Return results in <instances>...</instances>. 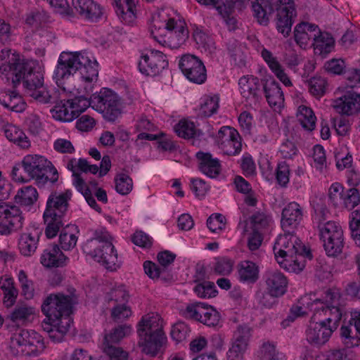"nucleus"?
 Masks as SVG:
<instances>
[{"label":"nucleus","mask_w":360,"mask_h":360,"mask_svg":"<svg viewBox=\"0 0 360 360\" xmlns=\"http://www.w3.org/2000/svg\"><path fill=\"white\" fill-rule=\"evenodd\" d=\"M76 298L73 295L61 293L50 294L41 304V311L46 319L41 326L54 342L63 340L71 323L70 314Z\"/></svg>","instance_id":"obj_1"},{"label":"nucleus","mask_w":360,"mask_h":360,"mask_svg":"<svg viewBox=\"0 0 360 360\" xmlns=\"http://www.w3.org/2000/svg\"><path fill=\"white\" fill-rule=\"evenodd\" d=\"M0 77L16 88L22 80L27 94L44 85V75L40 71L27 69L25 63L16 52L3 49L0 52Z\"/></svg>","instance_id":"obj_2"},{"label":"nucleus","mask_w":360,"mask_h":360,"mask_svg":"<svg viewBox=\"0 0 360 360\" xmlns=\"http://www.w3.org/2000/svg\"><path fill=\"white\" fill-rule=\"evenodd\" d=\"M294 231L284 232L276 239L274 245L275 258L280 266L289 272L299 273L305 266V258H311Z\"/></svg>","instance_id":"obj_3"},{"label":"nucleus","mask_w":360,"mask_h":360,"mask_svg":"<svg viewBox=\"0 0 360 360\" xmlns=\"http://www.w3.org/2000/svg\"><path fill=\"white\" fill-rule=\"evenodd\" d=\"M77 71L85 82L91 83L97 79L98 63L86 52H63L59 56L53 78L59 85Z\"/></svg>","instance_id":"obj_4"},{"label":"nucleus","mask_w":360,"mask_h":360,"mask_svg":"<svg viewBox=\"0 0 360 360\" xmlns=\"http://www.w3.org/2000/svg\"><path fill=\"white\" fill-rule=\"evenodd\" d=\"M340 292L337 288L326 290L320 298L307 302V307L314 311L312 317L333 330H335L342 319V310L340 306Z\"/></svg>","instance_id":"obj_5"},{"label":"nucleus","mask_w":360,"mask_h":360,"mask_svg":"<svg viewBox=\"0 0 360 360\" xmlns=\"http://www.w3.org/2000/svg\"><path fill=\"white\" fill-rule=\"evenodd\" d=\"M83 250L108 269L114 271L120 266L112 237L105 229L96 230L94 237L84 245Z\"/></svg>","instance_id":"obj_6"},{"label":"nucleus","mask_w":360,"mask_h":360,"mask_svg":"<svg viewBox=\"0 0 360 360\" xmlns=\"http://www.w3.org/2000/svg\"><path fill=\"white\" fill-rule=\"evenodd\" d=\"M139 345L145 354L156 356L166 342L162 320L158 315L147 314L139 323Z\"/></svg>","instance_id":"obj_7"},{"label":"nucleus","mask_w":360,"mask_h":360,"mask_svg":"<svg viewBox=\"0 0 360 360\" xmlns=\"http://www.w3.org/2000/svg\"><path fill=\"white\" fill-rule=\"evenodd\" d=\"M160 17L165 22V27H158L155 22L153 25L154 29L151 31L153 37L163 46L172 49L179 48L188 38V30L185 22L174 18H165L163 15Z\"/></svg>","instance_id":"obj_8"},{"label":"nucleus","mask_w":360,"mask_h":360,"mask_svg":"<svg viewBox=\"0 0 360 360\" xmlns=\"http://www.w3.org/2000/svg\"><path fill=\"white\" fill-rule=\"evenodd\" d=\"M24 172L30 179H34L39 186L48 181L56 183L58 179V173L53 164L44 156L27 155L22 160Z\"/></svg>","instance_id":"obj_9"},{"label":"nucleus","mask_w":360,"mask_h":360,"mask_svg":"<svg viewBox=\"0 0 360 360\" xmlns=\"http://www.w3.org/2000/svg\"><path fill=\"white\" fill-rule=\"evenodd\" d=\"M319 236L328 257H337L343 250L345 242L343 230L335 221H328L318 226Z\"/></svg>","instance_id":"obj_10"},{"label":"nucleus","mask_w":360,"mask_h":360,"mask_svg":"<svg viewBox=\"0 0 360 360\" xmlns=\"http://www.w3.org/2000/svg\"><path fill=\"white\" fill-rule=\"evenodd\" d=\"M91 107L103 113L109 121H114L121 113L118 96L107 88L91 96Z\"/></svg>","instance_id":"obj_11"},{"label":"nucleus","mask_w":360,"mask_h":360,"mask_svg":"<svg viewBox=\"0 0 360 360\" xmlns=\"http://www.w3.org/2000/svg\"><path fill=\"white\" fill-rule=\"evenodd\" d=\"M276 14V28L286 37L291 32L292 18L296 16L294 0H271Z\"/></svg>","instance_id":"obj_12"},{"label":"nucleus","mask_w":360,"mask_h":360,"mask_svg":"<svg viewBox=\"0 0 360 360\" xmlns=\"http://www.w3.org/2000/svg\"><path fill=\"white\" fill-rule=\"evenodd\" d=\"M24 218L19 207L13 204L0 202V234L8 235L22 227Z\"/></svg>","instance_id":"obj_13"},{"label":"nucleus","mask_w":360,"mask_h":360,"mask_svg":"<svg viewBox=\"0 0 360 360\" xmlns=\"http://www.w3.org/2000/svg\"><path fill=\"white\" fill-rule=\"evenodd\" d=\"M179 65L183 74L191 82L202 84L206 80L205 67L196 56L190 54L183 56Z\"/></svg>","instance_id":"obj_14"},{"label":"nucleus","mask_w":360,"mask_h":360,"mask_svg":"<svg viewBox=\"0 0 360 360\" xmlns=\"http://www.w3.org/2000/svg\"><path fill=\"white\" fill-rule=\"evenodd\" d=\"M168 62L162 52L150 50L141 56L139 63V70L148 76H155L161 72L167 66Z\"/></svg>","instance_id":"obj_15"},{"label":"nucleus","mask_w":360,"mask_h":360,"mask_svg":"<svg viewBox=\"0 0 360 360\" xmlns=\"http://www.w3.org/2000/svg\"><path fill=\"white\" fill-rule=\"evenodd\" d=\"M217 143L224 154L238 155L242 148L240 136L238 132L230 127H223L218 132Z\"/></svg>","instance_id":"obj_16"},{"label":"nucleus","mask_w":360,"mask_h":360,"mask_svg":"<svg viewBox=\"0 0 360 360\" xmlns=\"http://www.w3.org/2000/svg\"><path fill=\"white\" fill-rule=\"evenodd\" d=\"M333 108L342 115H352L360 109V94L354 90L347 91L333 101Z\"/></svg>","instance_id":"obj_17"},{"label":"nucleus","mask_w":360,"mask_h":360,"mask_svg":"<svg viewBox=\"0 0 360 360\" xmlns=\"http://www.w3.org/2000/svg\"><path fill=\"white\" fill-rule=\"evenodd\" d=\"M351 316L348 325L340 328L341 336L347 347L358 346L360 343V311H352Z\"/></svg>","instance_id":"obj_18"},{"label":"nucleus","mask_w":360,"mask_h":360,"mask_svg":"<svg viewBox=\"0 0 360 360\" xmlns=\"http://www.w3.org/2000/svg\"><path fill=\"white\" fill-rule=\"evenodd\" d=\"M303 218V210L296 202L288 203L282 211L281 226L284 232L294 231Z\"/></svg>","instance_id":"obj_19"},{"label":"nucleus","mask_w":360,"mask_h":360,"mask_svg":"<svg viewBox=\"0 0 360 360\" xmlns=\"http://www.w3.org/2000/svg\"><path fill=\"white\" fill-rule=\"evenodd\" d=\"M72 192L67 190L63 193L53 192L50 194L44 213L56 214L63 217L68 208V201L71 199Z\"/></svg>","instance_id":"obj_20"},{"label":"nucleus","mask_w":360,"mask_h":360,"mask_svg":"<svg viewBox=\"0 0 360 360\" xmlns=\"http://www.w3.org/2000/svg\"><path fill=\"white\" fill-rule=\"evenodd\" d=\"M41 231L38 228L32 227L22 233L18 239V249L25 257H31L37 249Z\"/></svg>","instance_id":"obj_21"},{"label":"nucleus","mask_w":360,"mask_h":360,"mask_svg":"<svg viewBox=\"0 0 360 360\" xmlns=\"http://www.w3.org/2000/svg\"><path fill=\"white\" fill-rule=\"evenodd\" d=\"M333 331L326 325L314 320L311 317L306 331L307 340L311 344L323 345L328 340Z\"/></svg>","instance_id":"obj_22"},{"label":"nucleus","mask_w":360,"mask_h":360,"mask_svg":"<svg viewBox=\"0 0 360 360\" xmlns=\"http://www.w3.org/2000/svg\"><path fill=\"white\" fill-rule=\"evenodd\" d=\"M320 32L318 25L307 22L298 23L294 29V39L301 49H306L311 39L317 36Z\"/></svg>","instance_id":"obj_23"},{"label":"nucleus","mask_w":360,"mask_h":360,"mask_svg":"<svg viewBox=\"0 0 360 360\" xmlns=\"http://www.w3.org/2000/svg\"><path fill=\"white\" fill-rule=\"evenodd\" d=\"M288 279L286 276L278 270H269L265 274L266 290L272 294L283 296L287 291Z\"/></svg>","instance_id":"obj_24"},{"label":"nucleus","mask_w":360,"mask_h":360,"mask_svg":"<svg viewBox=\"0 0 360 360\" xmlns=\"http://www.w3.org/2000/svg\"><path fill=\"white\" fill-rule=\"evenodd\" d=\"M72 2L77 12L91 21H97L103 14V8L94 0H72Z\"/></svg>","instance_id":"obj_25"},{"label":"nucleus","mask_w":360,"mask_h":360,"mask_svg":"<svg viewBox=\"0 0 360 360\" xmlns=\"http://www.w3.org/2000/svg\"><path fill=\"white\" fill-rule=\"evenodd\" d=\"M196 158L199 161V169L204 174L210 178H216L219 176L221 166L218 158H213L210 153L202 151L196 153Z\"/></svg>","instance_id":"obj_26"},{"label":"nucleus","mask_w":360,"mask_h":360,"mask_svg":"<svg viewBox=\"0 0 360 360\" xmlns=\"http://www.w3.org/2000/svg\"><path fill=\"white\" fill-rule=\"evenodd\" d=\"M139 0H114L115 12L120 20L131 25L136 19V6Z\"/></svg>","instance_id":"obj_27"},{"label":"nucleus","mask_w":360,"mask_h":360,"mask_svg":"<svg viewBox=\"0 0 360 360\" xmlns=\"http://www.w3.org/2000/svg\"><path fill=\"white\" fill-rule=\"evenodd\" d=\"M237 277L240 283L253 284L257 281L259 275L258 265L250 260H243L237 265Z\"/></svg>","instance_id":"obj_28"},{"label":"nucleus","mask_w":360,"mask_h":360,"mask_svg":"<svg viewBox=\"0 0 360 360\" xmlns=\"http://www.w3.org/2000/svg\"><path fill=\"white\" fill-rule=\"evenodd\" d=\"M263 88L269 105L274 110L281 109L284 103V95L279 84L274 79L266 80Z\"/></svg>","instance_id":"obj_29"},{"label":"nucleus","mask_w":360,"mask_h":360,"mask_svg":"<svg viewBox=\"0 0 360 360\" xmlns=\"http://www.w3.org/2000/svg\"><path fill=\"white\" fill-rule=\"evenodd\" d=\"M68 258L61 252L57 245L45 249L41 256V263L45 267H60L67 264Z\"/></svg>","instance_id":"obj_30"},{"label":"nucleus","mask_w":360,"mask_h":360,"mask_svg":"<svg viewBox=\"0 0 360 360\" xmlns=\"http://www.w3.org/2000/svg\"><path fill=\"white\" fill-rule=\"evenodd\" d=\"M311 45L315 54L326 57L334 49L335 39L330 33L320 30Z\"/></svg>","instance_id":"obj_31"},{"label":"nucleus","mask_w":360,"mask_h":360,"mask_svg":"<svg viewBox=\"0 0 360 360\" xmlns=\"http://www.w3.org/2000/svg\"><path fill=\"white\" fill-rule=\"evenodd\" d=\"M261 55L264 61L267 63L270 70L276 75L279 80L286 86H292V82L288 76L284 72L281 65L273 53L267 50L263 49Z\"/></svg>","instance_id":"obj_32"},{"label":"nucleus","mask_w":360,"mask_h":360,"mask_svg":"<svg viewBox=\"0 0 360 360\" xmlns=\"http://www.w3.org/2000/svg\"><path fill=\"white\" fill-rule=\"evenodd\" d=\"M0 288L4 292V303L6 307L13 306L19 293L13 278L7 274L0 276Z\"/></svg>","instance_id":"obj_33"},{"label":"nucleus","mask_w":360,"mask_h":360,"mask_svg":"<svg viewBox=\"0 0 360 360\" xmlns=\"http://www.w3.org/2000/svg\"><path fill=\"white\" fill-rule=\"evenodd\" d=\"M253 15L262 25H267L269 17L274 11L271 0H255L252 1Z\"/></svg>","instance_id":"obj_34"},{"label":"nucleus","mask_w":360,"mask_h":360,"mask_svg":"<svg viewBox=\"0 0 360 360\" xmlns=\"http://www.w3.org/2000/svg\"><path fill=\"white\" fill-rule=\"evenodd\" d=\"M0 103L5 108L16 112H22L26 108V103L23 98L15 91H1Z\"/></svg>","instance_id":"obj_35"},{"label":"nucleus","mask_w":360,"mask_h":360,"mask_svg":"<svg viewBox=\"0 0 360 360\" xmlns=\"http://www.w3.org/2000/svg\"><path fill=\"white\" fill-rule=\"evenodd\" d=\"M241 95L246 99H255L257 96L259 79L253 76H243L238 82Z\"/></svg>","instance_id":"obj_36"},{"label":"nucleus","mask_w":360,"mask_h":360,"mask_svg":"<svg viewBox=\"0 0 360 360\" xmlns=\"http://www.w3.org/2000/svg\"><path fill=\"white\" fill-rule=\"evenodd\" d=\"M35 314V309L26 304H17L8 316V319L16 325H24L30 321Z\"/></svg>","instance_id":"obj_37"},{"label":"nucleus","mask_w":360,"mask_h":360,"mask_svg":"<svg viewBox=\"0 0 360 360\" xmlns=\"http://www.w3.org/2000/svg\"><path fill=\"white\" fill-rule=\"evenodd\" d=\"M4 134L10 141L13 142L22 148H27L30 146V142L25 134L15 125H6Z\"/></svg>","instance_id":"obj_38"},{"label":"nucleus","mask_w":360,"mask_h":360,"mask_svg":"<svg viewBox=\"0 0 360 360\" xmlns=\"http://www.w3.org/2000/svg\"><path fill=\"white\" fill-rule=\"evenodd\" d=\"M131 333L130 325H120L114 328L110 333L104 336L103 348L105 347H115L113 344L118 343L122 338Z\"/></svg>","instance_id":"obj_39"},{"label":"nucleus","mask_w":360,"mask_h":360,"mask_svg":"<svg viewBox=\"0 0 360 360\" xmlns=\"http://www.w3.org/2000/svg\"><path fill=\"white\" fill-rule=\"evenodd\" d=\"M77 227L75 225H68L62 229L59 236V243L64 250H70L74 248L77 244L78 237Z\"/></svg>","instance_id":"obj_40"},{"label":"nucleus","mask_w":360,"mask_h":360,"mask_svg":"<svg viewBox=\"0 0 360 360\" xmlns=\"http://www.w3.org/2000/svg\"><path fill=\"white\" fill-rule=\"evenodd\" d=\"M297 118L301 126L307 131H311L316 126V116L313 110L305 105L299 106Z\"/></svg>","instance_id":"obj_41"},{"label":"nucleus","mask_w":360,"mask_h":360,"mask_svg":"<svg viewBox=\"0 0 360 360\" xmlns=\"http://www.w3.org/2000/svg\"><path fill=\"white\" fill-rule=\"evenodd\" d=\"M44 223L46 225L45 229V235L48 238H53L56 237L63 226V217H58L56 214L44 213L43 214Z\"/></svg>","instance_id":"obj_42"},{"label":"nucleus","mask_w":360,"mask_h":360,"mask_svg":"<svg viewBox=\"0 0 360 360\" xmlns=\"http://www.w3.org/2000/svg\"><path fill=\"white\" fill-rule=\"evenodd\" d=\"M38 198L37 189L32 186H25L20 189L15 196L16 203L21 205L28 206L33 205Z\"/></svg>","instance_id":"obj_43"},{"label":"nucleus","mask_w":360,"mask_h":360,"mask_svg":"<svg viewBox=\"0 0 360 360\" xmlns=\"http://www.w3.org/2000/svg\"><path fill=\"white\" fill-rule=\"evenodd\" d=\"M53 117L63 122H71L77 117L69 100L65 103L55 106Z\"/></svg>","instance_id":"obj_44"},{"label":"nucleus","mask_w":360,"mask_h":360,"mask_svg":"<svg viewBox=\"0 0 360 360\" xmlns=\"http://www.w3.org/2000/svg\"><path fill=\"white\" fill-rule=\"evenodd\" d=\"M219 98L217 95L205 96L202 98L199 114L203 117H210L215 114L219 108Z\"/></svg>","instance_id":"obj_45"},{"label":"nucleus","mask_w":360,"mask_h":360,"mask_svg":"<svg viewBox=\"0 0 360 360\" xmlns=\"http://www.w3.org/2000/svg\"><path fill=\"white\" fill-rule=\"evenodd\" d=\"M309 93L316 98H321L326 92L327 80L321 76H314L307 81Z\"/></svg>","instance_id":"obj_46"},{"label":"nucleus","mask_w":360,"mask_h":360,"mask_svg":"<svg viewBox=\"0 0 360 360\" xmlns=\"http://www.w3.org/2000/svg\"><path fill=\"white\" fill-rule=\"evenodd\" d=\"M257 360H286V359L285 354L276 351L274 344L264 342L259 351Z\"/></svg>","instance_id":"obj_47"},{"label":"nucleus","mask_w":360,"mask_h":360,"mask_svg":"<svg viewBox=\"0 0 360 360\" xmlns=\"http://www.w3.org/2000/svg\"><path fill=\"white\" fill-rule=\"evenodd\" d=\"M271 217L263 212H257L250 217V224L253 231H264L271 226Z\"/></svg>","instance_id":"obj_48"},{"label":"nucleus","mask_w":360,"mask_h":360,"mask_svg":"<svg viewBox=\"0 0 360 360\" xmlns=\"http://www.w3.org/2000/svg\"><path fill=\"white\" fill-rule=\"evenodd\" d=\"M210 305L206 304L204 302H195L187 305L184 314L185 316L201 321L202 318L207 314L208 307Z\"/></svg>","instance_id":"obj_49"},{"label":"nucleus","mask_w":360,"mask_h":360,"mask_svg":"<svg viewBox=\"0 0 360 360\" xmlns=\"http://www.w3.org/2000/svg\"><path fill=\"white\" fill-rule=\"evenodd\" d=\"M174 130L179 137L184 139H189L200 135L194 123L187 120L179 121V122L175 125Z\"/></svg>","instance_id":"obj_50"},{"label":"nucleus","mask_w":360,"mask_h":360,"mask_svg":"<svg viewBox=\"0 0 360 360\" xmlns=\"http://www.w3.org/2000/svg\"><path fill=\"white\" fill-rule=\"evenodd\" d=\"M18 280L21 288V294L25 299H32L34 295V283L28 278L26 272L21 269L18 274Z\"/></svg>","instance_id":"obj_51"},{"label":"nucleus","mask_w":360,"mask_h":360,"mask_svg":"<svg viewBox=\"0 0 360 360\" xmlns=\"http://www.w3.org/2000/svg\"><path fill=\"white\" fill-rule=\"evenodd\" d=\"M360 202V193L356 188H350L344 191L340 207L348 210L354 209Z\"/></svg>","instance_id":"obj_52"},{"label":"nucleus","mask_w":360,"mask_h":360,"mask_svg":"<svg viewBox=\"0 0 360 360\" xmlns=\"http://www.w3.org/2000/svg\"><path fill=\"white\" fill-rule=\"evenodd\" d=\"M115 190L122 195L129 194L133 188L132 179L126 174H119L115 178Z\"/></svg>","instance_id":"obj_53"},{"label":"nucleus","mask_w":360,"mask_h":360,"mask_svg":"<svg viewBox=\"0 0 360 360\" xmlns=\"http://www.w3.org/2000/svg\"><path fill=\"white\" fill-rule=\"evenodd\" d=\"M193 290L198 297L204 299L214 297L217 294L216 286L211 281H203L198 283Z\"/></svg>","instance_id":"obj_54"},{"label":"nucleus","mask_w":360,"mask_h":360,"mask_svg":"<svg viewBox=\"0 0 360 360\" xmlns=\"http://www.w3.org/2000/svg\"><path fill=\"white\" fill-rule=\"evenodd\" d=\"M251 328L246 325L238 326L233 335V342L238 345H243L248 348L250 338L252 336Z\"/></svg>","instance_id":"obj_55"},{"label":"nucleus","mask_w":360,"mask_h":360,"mask_svg":"<svg viewBox=\"0 0 360 360\" xmlns=\"http://www.w3.org/2000/svg\"><path fill=\"white\" fill-rule=\"evenodd\" d=\"M129 295L123 286L113 288L107 295V300L109 303L113 302L114 306L117 304L127 303Z\"/></svg>","instance_id":"obj_56"},{"label":"nucleus","mask_w":360,"mask_h":360,"mask_svg":"<svg viewBox=\"0 0 360 360\" xmlns=\"http://www.w3.org/2000/svg\"><path fill=\"white\" fill-rule=\"evenodd\" d=\"M27 347L35 353L41 352L45 348L43 338L40 334L34 330H30Z\"/></svg>","instance_id":"obj_57"},{"label":"nucleus","mask_w":360,"mask_h":360,"mask_svg":"<svg viewBox=\"0 0 360 360\" xmlns=\"http://www.w3.org/2000/svg\"><path fill=\"white\" fill-rule=\"evenodd\" d=\"M25 126L32 135H39L43 129L40 117L36 114L29 115L25 120Z\"/></svg>","instance_id":"obj_58"},{"label":"nucleus","mask_w":360,"mask_h":360,"mask_svg":"<svg viewBox=\"0 0 360 360\" xmlns=\"http://www.w3.org/2000/svg\"><path fill=\"white\" fill-rule=\"evenodd\" d=\"M190 332L187 324L184 322H178L173 325L171 330V337L177 343L185 340Z\"/></svg>","instance_id":"obj_59"},{"label":"nucleus","mask_w":360,"mask_h":360,"mask_svg":"<svg viewBox=\"0 0 360 360\" xmlns=\"http://www.w3.org/2000/svg\"><path fill=\"white\" fill-rule=\"evenodd\" d=\"M344 188L339 183L333 184L328 190V198L335 207H340L344 193Z\"/></svg>","instance_id":"obj_60"},{"label":"nucleus","mask_w":360,"mask_h":360,"mask_svg":"<svg viewBox=\"0 0 360 360\" xmlns=\"http://www.w3.org/2000/svg\"><path fill=\"white\" fill-rule=\"evenodd\" d=\"M279 297L278 295L272 294L269 290L257 293V299L259 303L266 308H272L275 306L278 303V297Z\"/></svg>","instance_id":"obj_61"},{"label":"nucleus","mask_w":360,"mask_h":360,"mask_svg":"<svg viewBox=\"0 0 360 360\" xmlns=\"http://www.w3.org/2000/svg\"><path fill=\"white\" fill-rule=\"evenodd\" d=\"M207 225L212 232L217 233L225 228V217L221 214H212L207 219Z\"/></svg>","instance_id":"obj_62"},{"label":"nucleus","mask_w":360,"mask_h":360,"mask_svg":"<svg viewBox=\"0 0 360 360\" xmlns=\"http://www.w3.org/2000/svg\"><path fill=\"white\" fill-rule=\"evenodd\" d=\"M290 168L285 162H281L276 168V178L281 186H286L289 182Z\"/></svg>","instance_id":"obj_63"},{"label":"nucleus","mask_w":360,"mask_h":360,"mask_svg":"<svg viewBox=\"0 0 360 360\" xmlns=\"http://www.w3.org/2000/svg\"><path fill=\"white\" fill-rule=\"evenodd\" d=\"M103 352L109 356L110 360H129L128 353L119 347H105Z\"/></svg>","instance_id":"obj_64"}]
</instances>
